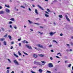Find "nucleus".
<instances>
[{
	"mask_svg": "<svg viewBox=\"0 0 73 73\" xmlns=\"http://www.w3.org/2000/svg\"><path fill=\"white\" fill-rule=\"evenodd\" d=\"M6 69H10V67H7L6 68Z\"/></svg>",
	"mask_w": 73,
	"mask_h": 73,
	"instance_id": "45",
	"label": "nucleus"
},
{
	"mask_svg": "<svg viewBox=\"0 0 73 73\" xmlns=\"http://www.w3.org/2000/svg\"><path fill=\"white\" fill-rule=\"evenodd\" d=\"M29 11H31V9H30V8H29Z\"/></svg>",
	"mask_w": 73,
	"mask_h": 73,
	"instance_id": "61",
	"label": "nucleus"
},
{
	"mask_svg": "<svg viewBox=\"0 0 73 73\" xmlns=\"http://www.w3.org/2000/svg\"><path fill=\"white\" fill-rule=\"evenodd\" d=\"M66 52H69V49H67V50H66Z\"/></svg>",
	"mask_w": 73,
	"mask_h": 73,
	"instance_id": "54",
	"label": "nucleus"
},
{
	"mask_svg": "<svg viewBox=\"0 0 73 73\" xmlns=\"http://www.w3.org/2000/svg\"><path fill=\"white\" fill-rule=\"evenodd\" d=\"M31 72L32 73H36L35 72H34L33 71H32V70L31 71Z\"/></svg>",
	"mask_w": 73,
	"mask_h": 73,
	"instance_id": "40",
	"label": "nucleus"
},
{
	"mask_svg": "<svg viewBox=\"0 0 73 73\" xmlns=\"http://www.w3.org/2000/svg\"><path fill=\"white\" fill-rule=\"evenodd\" d=\"M60 35L61 36H62L63 35L61 33L60 34Z\"/></svg>",
	"mask_w": 73,
	"mask_h": 73,
	"instance_id": "50",
	"label": "nucleus"
},
{
	"mask_svg": "<svg viewBox=\"0 0 73 73\" xmlns=\"http://www.w3.org/2000/svg\"><path fill=\"white\" fill-rule=\"evenodd\" d=\"M10 3L12 2V0H10Z\"/></svg>",
	"mask_w": 73,
	"mask_h": 73,
	"instance_id": "63",
	"label": "nucleus"
},
{
	"mask_svg": "<svg viewBox=\"0 0 73 73\" xmlns=\"http://www.w3.org/2000/svg\"><path fill=\"white\" fill-rule=\"evenodd\" d=\"M58 17H59L60 18H62V17H63L61 15H60L58 16Z\"/></svg>",
	"mask_w": 73,
	"mask_h": 73,
	"instance_id": "16",
	"label": "nucleus"
},
{
	"mask_svg": "<svg viewBox=\"0 0 73 73\" xmlns=\"http://www.w3.org/2000/svg\"><path fill=\"white\" fill-rule=\"evenodd\" d=\"M38 71L40 73H41L42 72V69H39L38 70Z\"/></svg>",
	"mask_w": 73,
	"mask_h": 73,
	"instance_id": "13",
	"label": "nucleus"
},
{
	"mask_svg": "<svg viewBox=\"0 0 73 73\" xmlns=\"http://www.w3.org/2000/svg\"><path fill=\"white\" fill-rule=\"evenodd\" d=\"M3 8V7L2 6H0V9H2Z\"/></svg>",
	"mask_w": 73,
	"mask_h": 73,
	"instance_id": "59",
	"label": "nucleus"
},
{
	"mask_svg": "<svg viewBox=\"0 0 73 73\" xmlns=\"http://www.w3.org/2000/svg\"><path fill=\"white\" fill-rule=\"evenodd\" d=\"M52 41H53V42H56V44H58L57 42V41H56V40H53Z\"/></svg>",
	"mask_w": 73,
	"mask_h": 73,
	"instance_id": "24",
	"label": "nucleus"
},
{
	"mask_svg": "<svg viewBox=\"0 0 73 73\" xmlns=\"http://www.w3.org/2000/svg\"><path fill=\"white\" fill-rule=\"evenodd\" d=\"M56 33V32H54V33H52V32H51L49 33V34L51 36H53L54 34Z\"/></svg>",
	"mask_w": 73,
	"mask_h": 73,
	"instance_id": "8",
	"label": "nucleus"
},
{
	"mask_svg": "<svg viewBox=\"0 0 73 73\" xmlns=\"http://www.w3.org/2000/svg\"><path fill=\"white\" fill-rule=\"evenodd\" d=\"M25 46L29 49H32V47L31 46H29L28 45H26Z\"/></svg>",
	"mask_w": 73,
	"mask_h": 73,
	"instance_id": "5",
	"label": "nucleus"
},
{
	"mask_svg": "<svg viewBox=\"0 0 73 73\" xmlns=\"http://www.w3.org/2000/svg\"><path fill=\"white\" fill-rule=\"evenodd\" d=\"M41 62L42 63H43L42 64H40V62H37L36 61H35L34 62V64H35V65H39L40 66H42V65H44L45 64V63H46V62L45 61H41Z\"/></svg>",
	"mask_w": 73,
	"mask_h": 73,
	"instance_id": "1",
	"label": "nucleus"
},
{
	"mask_svg": "<svg viewBox=\"0 0 73 73\" xmlns=\"http://www.w3.org/2000/svg\"><path fill=\"white\" fill-rule=\"evenodd\" d=\"M8 37H9L10 40H11V39L12 38V37L10 35H9Z\"/></svg>",
	"mask_w": 73,
	"mask_h": 73,
	"instance_id": "18",
	"label": "nucleus"
},
{
	"mask_svg": "<svg viewBox=\"0 0 73 73\" xmlns=\"http://www.w3.org/2000/svg\"><path fill=\"white\" fill-rule=\"evenodd\" d=\"M14 42H11V44H14Z\"/></svg>",
	"mask_w": 73,
	"mask_h": 73,
	"instance_id": "49",
	"label": "nucleus"
},
{
	"mask_svg": "<svg viewBox=\"0 0 73 73\" xmlns=\"http://www.w3.org/2000/svg\"><path fill=\"white\" fill-rule=\"evenodd\" d=\"M39 19H40V18H36V20H39Z\"/></svg>",
	"mask_w": 73,
	"mask_h": 73,
	"instance_id": "44",
	"label": "nucleus"
},
{
	"mask_svg": "<svg viewBox=\"0 0 73 73\" xmlns=\"http://www.w3.org/2000/svg\"><path fill=\"white\" fill-rule=\"evenodd\" d=\"M21 43H19V46H20V47L21 46Z\"/></svg>",
	"mask_w": 73,
	"mask_h": 73,
	"instance_id": "53",
	"label": "nucleus"
},
{
	"mask_svg": "<svg viewBox=\"0 0 73 73\" xmlns=\"http://www.w3.org/2000/svg\"><path fill=\"white\" fill-rule=\"evenodd\" d=\"M21 8H23L24 9H25V7H24V6H23L22 5L21 6Z\"/></svg>",
	"mask_w": 73,
	"mask_h": 73,
	"instance_id": "31",
	"label": "nucleus"
},
{
	"mask_svg": "<svg viewBox=\"0 0 73 73\" xmlns=\"http://www.w3.org/2000/svg\"><path fill=\"white\" fill-rule=\"evenodd\" d=\"M13 27H14V28H15V29H17V27H16V26H14Z\"/></svg>",
	"mask_w": 73,
	"mask_h": 73,
	"instance_id": "35",
	"label": "nucleus"
},
{
	"mask_svg": "<svg viewBox=\"0 0 73 73\" xmlns=\"http://www.w3.org/2000/svg\"><path fill=\"white\" fill-rule=\"evenodd\" d=\"M14 56H16V57H19V56L17 55V54H15V53H14Z\"/></svg>",
	"mask_w": 73,
	"mask_h": 73,
	"instance_id": "14",
	"label": "nucleus"
},
{
	"mask_svg": "<svg viewBox=\"0 0 73 73\" xmlns=\"http://www.w3.org/2000/svg\"><path fill=\"white\" fill-rule=\"evenodd\" d=\"M37 55L36 54H33V57L35 58H37Z\"/></svg>",
	"mask_w": 73,
	"mask_h": 73,
	"instance_id": "11",
	"label": "nucleus"
},
{
	"mask_svg": "<svg viewBox=\"0 0 73 73\" xmlns=\"http://www.w3.org/2000/svg\"><path fill=\"white\" fill-rule=\"evenodd\" d=\"M5 6L6 7H7V8H10V7L9 6V5L7 6V5H5Z\"/></svg>",
	"mask_w": 73,
	"mask_h": 73,
	"instance_id": "19",
	"label": "nucleus"
},
{
	"mask_svg": "<svg viewBox=\"0 0 73 73\" xmlns=\"http://www.w3.org/2000/svg\"><path fill=\"white\" fill-rule=\"evenodd\" d=\"M25 41H26V40H25L22 41V42H23V43H25Z\"/></svg>",
	"mask_w": 73,
	"mask_h": 73,
	"instance_id": "37",
	"label": "nucleus"
},
{
	"mask_svg": "<svg viewBox=\"0 0 73 73\" xmlns=\"http://www.w3.org/2000/svg\"><path fill=\"white\" fill-rule=\"evenodd\" d=\"M52 45H50L49 46V47H52Z\"/></svg>",
	"mask_w": 73,
	"mask_h": 73,
	"instance_id": "58",
	"label": "nucleus"
},
{
	"mask_svg": "<svg viewBox=\"0 0 73 73\" xmlns=\"http://www.w3.org/2000/svg\"><path fill=\"white\" fill-rule=\"evenodd\" d=\"M4 45H7V43H6V42L5 41H4L3 42Z\"/></svg>",
	"mask_w": 73,
	"mask_h": 73,
	"instance_id": "21",
	"label": "nucleus"
},
{
	"mask_svg": "<svg viewBox=\"0 0 73 73\" xmlns=\"http://www.w3.org/2000/svg\"><path fill=\"white\" fill-rule=\"evenodd\" d=\"M9 73V70H8L7 71V73Z\"/></svg>",
	"mask_w": 73,
	"mask_h": 73,
	"instance_id": "42",
	"label": "nucleus"
},
{
	"mask_svg": "<svg viewBox=\"0 0 73 73\" xmlns=\"http://www.w3.org/2000/svg\"><path fill=\"white\" fill-rule=\"evenodd\" d=\"M39 56H40V57H44V55H42V54H38Z\"/></svg>",
	"mask_w": 73,
	"mask_h": 73,
	"instance_id": "12",
	"label": "nucleus"
},
{
	"mask_svg": "<svg viewBox=\"0 0 73 73\" xmlns=\"http://www.w3.org/2000/svg\"><path fill=\"white\" fill-rule=\"evenodd\" d=\"M18 54L19 56H21V53L20 51L18 52Z\"/></svg>",
	"mask_w": 73,
	"mask_h": 73,
	"instance_id": "23",
	"label": "nucleus"
},
{
	"mask_svg": "<svg viewBox=\"0 0 73 73\" xmlns=\"http://www.w3.org/2000/svg\"><path fill=\"white\" fill-rule=\"evenodd\" d=\"M6 12L8 13H9L10 12V10H9L8 9H6Z\"/></svg>",
	"mask_w": 73,
	"mask_h": 73,
	"instance_id": "9",
	"label": "nucleus"
},
{
	"mask_svg": "<svg viewBox=\"0 0 73 73\" xmlns=\"http://www.w3.org/2000/svg\"><path fill=\"white\" fill-rule=\"evenodd\" d=\"M37 46L39 48H44V46L40 44H38L37 45Z\"/></svg>",
	"mask_w": 73,
	"mask_h": 73,
	"instance_id": "4",
	"label": "nucleus"
},
{
	"mask_svg": "<svg viewBox=\"0 0 73 73\" xmlns=\"http://www.w3.org/2000/svg\"><path fill=\"white\" fill-rule=\"evenodd\" d=\"M47 11L48 12H50V11L48 9H47Z\"/></svg>",
	"mask_w": 73,
	"mask_h": 73,
	"instance_id": "33",
	"label": "nucleus"
},
{
	"mask_svg": "<svg viewBox=\"0 0 73 73\" xmlns=\"http://www.w3.org/2000/svg\"><path fill=\"white\" fill-rule=\"evenodd\" d=\"M58 54H60V56H61V57H62V55H61V54L60 52L58 53Z\"/></svg>",
	"mask_w": 73,
	"mask_h": 73,
	"instance_id": "39",
	"label": "nucleus"
},
{
	"mask_svg": "<svg viewBox=\"0 0 73 73\" xmlns=\"http://www.w3.org/2000/svg\"><path fill=\"white\" fill-rule=\"evenodd\" d=\"M10 28H11V29H12L13 28V27L12 26V25H10Z\"/></svg>",
	"mask_w": 73,
	"mask_h": 73,
	"instance_id": "32",
	"label": "nucleus"
},
{
	"mask_svg": "<svg viewBox=\"0 0 73 73\" xmlns=\"http://www.w3.org/2000/svg\"><path fill=\"white\" fill-rule=\"evenodd\" d=\"M65 16L67 21H69V22H70V19H69L68 18V16H67V15H66Z\"/></svg>",
	"mask_w": 73,
	"mask_h": 73,
	"instance_id": "6",
	"label": "nucleus"
},
{
	"mask_svg": "<svg viewBox=\"0 0 73 73\" xmlns=\"http://www.w3.org/2000/svg\"><path fill=\"white\" fill-rule=\"evenodd\" d=\"M48 66L49 68H53V65L52 64V63H50L48 64Z\"/></svg>",
	"mask_w": 73,
	"mask_h": 73,
	"instance_id": "2",
	"label": "nucleus"
},
{
	"mask_svg": "<svg viewBox=\"0 0 73 73\" xmlns=\"http://www.w3.org/2000/svg\"><path fill=\"white\" fill-rule=\"evenodd\" d=\"M13 62L16 65H19V62H17V60H13Z\"/></svg>",
	"mask_w": 73,
	"mask_h": 73,
	"instance_id": "3",
	"label": "nucleus"
},
{
	"mask_svg": "<svg viewBox=\"0 0 73 73\" xmlns=\"http://www.w3.org/2000/svg\"><path fill=\"white\" fill-rule=\"evenodd\" d=\"M71 65H72V64H70L68 65V67H69V68H70Z\"/></svg>",
	"mask_w": 73,
	"mask_h": 73,
	"instance_id": "25",
	"label": "nucleus"
},
{
	"mask_svg": "<svg viewBox=\"0 0 73 73\" xmlns=\"http://www.w3.org/2000/svg\"><path fill=\"white\" fill-rule=\"evenodd\" d=\"M70 44H71V45L72 46H73V42H70Z\"/></svg>",
	"mask_w": 73,
	"mask_h": 73,
	"instance_id": "38",
	"label": "nucleus"
},
{
	"mask_svg": "<svg viewBox=\"0 0 73 73\" xmlns=\"http://www.w3.org/2000/svg\"><path fill=\"white\" fill-rule=\"evenodd\" d=\"M50 59L51 60H53V58H52V57H50Z\"/></svg>",
	"mask_w": 73,
	"mask_h": 73,
	"instance_id": "43",
	"label": "nucleus"
},
{
	"mask_svg": "<svg viewBox=\"0 0 73 73\" xmlns=\"http://www.w3.org/2000/svg\"><path fill=\"white\" fill-rule=\"evenodd\" d=\"M35 24H36V25H40V24L39 23H35Z\"/></svg>",
	"mask_w": 73,
	"mask_h": 73,
	"instance_id": "34",
	"label": "nucleus"
},
{
	"mask_svg": "<svg viewBox=\"0 0 73 73\" xmlns=\"http://www.w3.org/2000/svg\"><path fill=\"white\" fill-rule=\"evenodd\" d=\"M1 41H4V38H1L0 39Z\"/></svg>",
	"mask_w": 73,
	"mask_h": 73,
	"instance_id": "30",
	"label": "nucleus"
},
{
	"mask_svg": "<svg viewBox=\"0 0 73 73\" xmlns=\"http://www.w3.org/2000/svg\"><path fill=\"white\" fill-rule=\"evenodd\" d=\"M33 68H37V66H34L33 67Z\"/></svg>",
	"mask_w": 73,
	"mask_h": 73,
	"instance_id": "52",
	"label": "nucleus"
},
{
	"mask_svg": "<svg viewBox=\"0 0 73 73\" xmlns=\"http://www.w3.org/2000/svg\"><path fill=\"white\" fill-rule=\"evenodd\" d=\"M54 25H56V23H55V22H54Z\"/></svg>",
	"mask_w": 73,
	"mask_h": 73,
	"instance_id": "60",
	"label": "nucleus"
},
{
	"mask_svg": "<svg viewBox=\"0 0 73 73\" xmlns=\"http://www.w3.org/2000/svg\"><path fill=\"white\" fill-rule=\"evenodd\" d=\"M40 28H44V27L42 26H40Z\"/></svg>",
	"mask_w": 73,
	"mask_h": 73,
	"instance_id": "55",
	"label": "nucleus"
},
{
	"mask_svg": "<svg viewBox=\"0 0 73 73\" xmlns=\"http://www.w3.org/2000/svg\"><path fill=\"white\" fill-rule=\"evenodd\" d=\"M67 46H70V45L69 44H67Z\"/></svg>",
	"mask_w": 73,
	"mask_h": 73,
	"instance_id": "56",
	"label": "nucleus"
},
{
	"mask_svg": "<svg viewBox=\"0 0 73 73\" xmlns=\"http://www.w3.org/2000/svg\"><path fill=\"white\" fill-rule=\"evenodd\" d=\"M45 15L46 17H49V15H48L46 14H45Z\"/></svg>",
	"mask_w": 73,
	"mask_h": 73,
	"instance_id": "27",
	"label": "nucleus"
},
{
	"mask_svg": "<svg viewBox=\"0 0 73 73\" xmlns=\"http://www.w3.org/2000/svg\"><path fill=\"white\" fill-rule=\"evenodd\" d=\"M35 12L36 14H38V13L37 12V9H35Z\"/></svg>",
	"mask_w": 73,
	"mask_h": 73,
	"instance_id": "17",
	"label": "nucleus"
},
{
	"mask_svg": "<svg viewBox=\"0 0 73 73\" xmlns=\"http://www.w3.org/2000/svg\"><path fill=\"white\" fill-rule=\"evenodd\" d=\"M46 72H47V73H51V72H50V71H48V70H46Z\"/></svg>",
	"mask_w": 73,
	"mask_h": 73,
	"instance_id": "26",
	"label": "nucleus"
},
{
	"mask_svg": "<svg viewBox=\"0 0 73 73\" xmlns=\"http://www.w3.org/2000/svg\"><path fill=\"white\" fill-rule=\"evenodd\" d=\"M38 32L39 33H40V35H41L42 34H43V33H41L39 31H38Z\"/></svg>",
	"mask_w": 73,
	"mask_h": 73,
	"instance_id": "29",
	"label": "nucleus"
},
{
	"mask_svg": "<svg viewBox=\"0 0 73 73\" xmlns=\"http://www.w3.org/2000/svg\"><path fill=\"white\" fill-rule=\"evenodd\" d=\"M28 21L29 22L30 24H33V22H32V21H30V20H28Z\"/></svg>",
	"mask_w": 73,
	"mask_h": 73,
	"instance_id": "15",
	"label": "nucleus"
},
{
	"mask_svg": "<svg viewBox=\"0 0 73 73\" xmlns=\"http://www.w3.org/2000/svg\"><path fill=\"white\" fill-rule=\"evenodd\" d=\"M5 13V11L2 10L0 11V14H4Z\"/></svg>",
	"mask_w": 73,
	"mask_h": 73,
	"instance_id": "10",
	"label": "nucleus"
},
{
	"mask_svg": "<svg viewBox=\"0 0 73 73\" xmlns=\"http://www.w3.org/2000/svg\"><path fill=\"white\" fill-rule=\"evenodd\" d=\"M45 12L46 13H47V14H49V13L46 11H45Z\"/></svg>",
	"mask_w": 73,
	"mask_h": 73,
	"instance_id": "48",
	"label": "nucleus"
},
{
	"mask_svg": "<svg viewBox=\"0 0 73 73\" xmlns=\"http://www.w3.org/2000/svg\"><path fill=\"white\" fill-rule=\"evenodd\" d=\"M18 41H20L21 40V38H19L18 39Z\"/></svg>",
	"mask_w": 73,
	"mask_h": 73,
	"instance_id": "41",
	"label": "nucleus"
},
{
	"mask_svg": "<svg viewBox=\"0 0 73 73\" xmlns=\"http://www.w3.org/2000/svg\"><path fill=\"white\" fill-rule=\"evenodd\" d=\"M7 36V35H6L5 36H4V37H6Z\"/></svg>",
	"mask_w": 73,
	"mask_h": 73,
	"instance_id": "57",
	"label": "nucleus"
},
{
	"mask_svg": "<svg viewBox=\"0 0 73 73\" xmlns=\"http://www.w3.org/2000/svg\"><path fill=\"white\" fill-rule=\"evenodd\" d=\"M57 2V0H55L53 1V3H56V2Z\"/></svg>",
	"mask_w": 73,
	"mask_h": 73,
	"instance_id": "28",
	"label": "nucleus"
},
{
	"mask_svg": "<svg viewBox=\"0 0 73 73\" xmlns=\"http://www.w3.org/2000/svg\"><path fill=\"white\" fill-rule=\"evenodd\" d=\"M11 73H15V72H14V71H13L11 72Z\"/></svg>",
	"mask_w": 73,
	"mask_h": 73,
	"instance_id": "64",
	"label": "nucleus"
},
{
	"mask_svg": "<svg viewBox=\"0 0 73 73\" xmlns=\"http://www.w3.org/2000/svg\"><path fill=\"white\" fill-rule=\"evenodd\" d=\"M10 20H11V21H14L15 19L13 18H12L11 19H10Z\"/></svg>",
	"mask_w": 73,
	"mask_h": 73,
	"instance_id": "20",
	"label": "nucleus"
},
{
	"mask_svg": "<svg viewBox=\"0 0 73 73\" xmlns=\"http://www.w3.org/2000/svg\"><path fill=\"white\" fill-rule=\"evenodd\" d=\"M13 23L12 22L10 21L9 23V24H12Z\"/></svg>",
	"mask_w": 73,
	"mask_h": 73,
	"instance_id": "46",
	"label": "nucleus"
},
{
	"mask_svg": "<svg viewBox=\"0 0 73 73\" xmlns=\"http://www.w3.org/2000/svg\"><path fill=\"white\" fill-rule=\"evenodd\" d=\"M7 60H8V61H9V62L10 63H11V61L10 60H9V59H8Z\"/></svg>",
	"mask_w": 73,
	"mask_h": 73,
	"instance_id": "36",
	"label": "nucleus"
},
{
	"mask_svg": "<svg viewBox=\"0 0 73 73\" xmlns=\"http://www.w3.org/2000/svg\"><path fill=\"white\" fill-rule=\"evenodd\" d=\"M13 46H11V49H13Z\"/></svg>",
	"mask_w": 73,
	"mask_h": 73,
	"instance_id": "51",
	"label": "nucleus"
},
{
	"mask_svg": "<svg viewBox=\"0 0 73 73\" xmlns=\"http://www.w3.org/2000/svg\"><path fill=\"white\" fill-rule=\"evenodd\" d=\"M37 7H38L39 8H40L42 10V11H44V9L42 8V7H41V6H40V5H37Z\"/></svg>",
	"mask_w": 73,
	"mask_h": 73,
	"instance_id": "7",
	"label": "nucleus"
},
{
	"mask_svg": "<svg viewBox=\"0 0 73 73\" xmlns=\"http://www.w3.org/2000/svg\"><path fill=\"white\" fill-rule=\"evenodd\" d=\"M23 53H24V54H25L26 55H28L27 54V53H26L24 51H23Z\"/></svg>",
	"mask_w": 73,
	"mask_h": 73,
	"instance_id": "22",
	"label": "nucleus"
},
{
	"mask_svg": "<svg viewBox=\"0 0 73 73\" xmlns=\"http://www.w3.org/2000/svg\"><path fill=\"white\" fill-rule=\"evenodd\" d=\"M1 29L2 31H4V28H2Z\"/></svg>",
	"mask_w": 73,
	"mask_h": 73,
	"instance_id": "62",
	"label": "nucleus"
},
{
	"mask_svg": "<svg viewBox=\"0 0 73 73\" xmlns=\"http://www.w3.org/2000/svg\"><path fill=\"white\" fill-rule=\"evenodd\" d=\"M56 58H60V57L57 56H56Z\"/></svg>",
	"mask_w": 73,
	"mask_h": 73,
	"instance_id": "47",
	"label": "nucleus"
}]
</instances>
